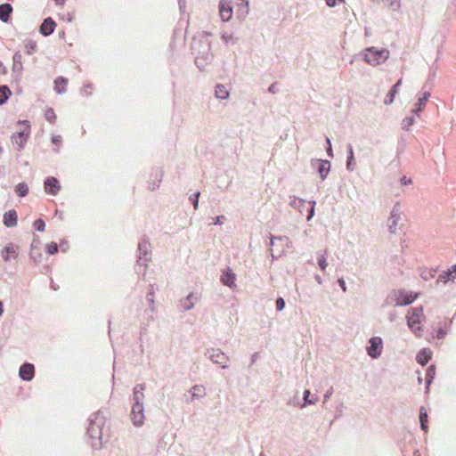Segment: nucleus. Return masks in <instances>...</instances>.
Returning <instances> with one entry per match:
<instances>
[{"label":"nucleus","mask_w":456,"mask_h":456,"mask_svg":"<svg viewBox=\"0 0 456 456\" xmlns=\"http://www.w3.org/2000/svg\"><path fill=\"white\" fill-rule=\"evenodd\" d=\"M354 159V152H353V149L350 148L349 150V157H348V161H347V167L349 168L350 167V165H351V161Z\"/></svg>","instance_id":"41"},{"label":"nucleus","mask_w":456,"mask_h":456,"mask_svg":"<svg viewBox=\"0 0 456 456\" xmlns=\"http://www.w3.org/2000/svg\"><path fill=\"white\" fill-rule=\"evenodd\" d=\"M61 141V135H55L52 138V142L53 143L58 145Z\"/></svg>","instance_id":"42"},{"label":"nucleus","mask_w":456,"mask_h":456,"mask_svg":"<svg viewBox=\"0 0 456 456\" xmlns=\"http://www.w3.org/2000/svg\"><path fill=\"white\" fill-rule=\"evenodd\" d=\"M232 0H221L219 4V14L224 21H228L232 16Z\"/></svg>","instance_id":"6"},{"label":"nucleus","mask_w":456,"mask_h":456,"mask_svg":"<svg viewBox=\"0 0 456 456\" xmlns=\"http://www.w3.org/2000/svg\"><path fill=\"white\" fill-rule=\"evenodd\" d=\"M12 12V6L10 4H0V20L3 22H8L10 15Z\"/></svg>","instance_id":"16"},{"label":"nucleus","mask_w":456,"mask_h":456,"mask_svg":"<svg viewBox=\"0 0 456 456\" xmlns=\"http://www.w3.org/2000/svg\"><path fill=\"white\" fill-rule=\"evenodd\" d=\"M61 186L59 181L55 177H49L45 182V191L51 195H56Z\"/></svg>","instance_id":"11"},{"label":"nucleus","mask_w":456,"mask_h":456,"mask_svg":"<svg viewBox=\"0 0 456 456\" xmlns=\"http://www.w3.org/2000/svg\"><path fill=\"white\" fill-rule=\"evenodd\" d=\"M456 279V265L452 266V268L448 269L444 273L440 274L437 281H442L446 283L449 281H453Z\"/></svg>","instance_id":"15"},{"label":"nucleus","mask_w":456,"mask_h":456,"mask_svg":"<svg viewBox=\"0 0 456 456\" xmlns=\"http://www.w3.org/2000/svg\"><path fill=\"white\" fill-rule=\"evenodd\" d=\"M37 43L34 41H28L25 43V48L28 54H32L37 50Z\"/></svg>","instance_id":"28"},{"label":"nucleus","mask_w":456,"mask_h":456,"mask_svg":"<svg viewBox=\"0 0 456 456\" xmlns=\"http://www.w3.org/2000/svg\"><path fill=\"white\" fill-rule=\"evenodd\" d=\"M223 38H224V40L226 43H228V42H229V40H231V39L232 38V37L231 35H230V36L224 35V36H223Z\"/></svg>","instance_id":"47"},{"label":"nucleus","mask_w":456,"mask_h":456,"mask_svg":"<svg viewBox=\"0 0 456 456\" xmlns=\"http://www.w3.org/2000/svg\"><path fill=\"white\" fill-rule=\"evenodd\" d=\"M19 126H22V129L12 135V142L18 145V150L24 148L29 135H30V125L28 120H20Z\"/></svg>","instance_id":"3"},{"label":"nucleus","mask_w":456,"mask_h":456,"mask_svg":"<svg viewBox=\"0 0 456 456\" xmlns=\"http://www.w3.org/2000/svg\"><path fill=\"white\" fill-rule=\"evenodd\" d=\"M387 5L393 11H398L401 6V0H385Z\"/></svg>","instance_id":"27"},{"label":"nucleus","mask_w":456,"mask_h":456,"mask_svg":"<svg viewBox=\"0 0 456 456\" xmlns=\"http://www.w3.org/2000/svg\"><path fill=\"white\" fill-rule=\"evenodd\" d=\"M15 192L20 197H25L28 193V187L25 183H20L16 185Z\"/></svg>","instance_id":"25"},{"label":"nucleus","mask_w":456,"mask_h":456,"mask_svg":"<svg viewBox=\"0 0 456 456\" xmlns=\"http://www.w3.org/2000/svg\"><path fill=\"white\" fill-rule=\"evenodd\" d=\"M329 7H335L338 4H344L346 0H325Z\"/></svg>","instance_id":"36"},{"label":"nucleus","mask_w":456,"mask_h":456,"mask_svg":"<svg viewBox=\"0 0 456 456\" xmlns=\"http://www.w3.org/2000/svg\"><path fill=\"white\" fill-rule=\"evenodd\" d=\"M431 356H432L431 350L428 348H424L418 353L416 360L421 365H425L431 359Z\"/></svg>","instance_id":"17"},{"label":"nucleus","mask_w":456,"mask_h":456,"mask_svg":"<svg viewBox=\"0 0 456 456\" xmlns=\"http://www.w3.org/2000/svg\"><path fill=\"white\" fill-rule=\"evenodd\" d=\"M338 283L341 287V289H343V291H346V282L343 279H339L338 280Z\"/></svg>","instance_id":"44"},{"label":"nucleus","mask_w":456,"mask_h":456,"mask_svg":"<svg viewBox=\"0 0 456 456\" xmlns=\"http://www.w3.org/2000/svg\"><path fill=\"white\" fill-rule=\"evenodd\" d=\"M419 421H420V427H421V429L427 433L428 432V426H427V422H428V414H427V411L424 407H421L420 410H419Z\"/></svg>","instance_id":"22"},{"label":"nucleus","mask_w":456,"mask_h":456,"mask_svg":"<svg viewBox=\"0 0 456 456\" xmlns=\"http://www.w3.org/2000/svg\"><path fill=\"white\" fill-rule=\"evenodd\" d=\"M34 227H35L36 230H37L39 232H44L45 228V224L44 220L37 219L34 222Z\"/></svg>","instance_id":"32"},{"label":"nucleus","mask_w":456,"mask_h":456,"mask_svg":"<svg viewBox=\"0 0 456 456\" xmlns=\"http://www.w3.org/2000/svg\"><path fill=\"white\" fill-rule=\"evenodd\" d=\"M318 264L322 270H325L327 267L326 256L324 255H321L318 258Z\"/></svg>","instance_id":"35"},{"label":"nucleus","mask_w":456,"mask_h":456,"mask_svg":"<svg viewBox=\"0 0 456 456\" xmlns=\"http://www.w3.org/2000/svg\"><path fill=\"white\" fill-rule=\"evenodd\" d=\"M330 162L326 161L320 165L319 167V173L322 177V179H325L330 172Z\"/></svg>","instance_id":"26"},{"label":"nucleus","mask_w":456,"mask_h":456,"mask_svg":"<svg viewBox=\"0 0 456 456\" xmlns=\"http://www.w3.org/2000/svg\"><path fill=\"white\" fill-rule=\"evenodd\" d=\"M46 251L49 255H53L58 252V245L55 242H51L46 245Z\"/></svg>","instance_id":"30"},{"label":"nucleus","mask_w":456,"mask_h":456,"mask_svg":"<svg viewBox=\"0 0 456 456\" xmlns=\"http://www.w3.org/2000/svg\"><path fill=\"white\" fill-rule=\"evenodd\" d=\"M3 311H4V310H3V304H2V302H0V316H1V315H2V314H3Z\"/></svg>","instance_id":"52"},{"label":"nucleus","mask_w":456,"mask_h":456,"mask_svg":"<svg viewBox=\"0 0 456 456\" xmlns=\"http://www.w3.org/2000/svg\"><path fill=\"white\" fill-rule=\"evenodd\" d=\"M331 390H332V388H330V393H327V395H325V399L329 398L330 394L331 393Z\"/></svg>","instance_id":"54"},{"label":"nucleus","mask_w":456,"mask_h":456,"mask_svg":"<svg viewBox=\"0 0 456 456\" xmlns=\"http://www.w3.org/2000/svg\"><path fill=\"white\" fill-rule=\"evenodd\" d=\"M429 97L430 93L425 92L423 95L419 98L418 102L415 104V109L413 110V112L418 114L419 112L422 111Z\"/></svg>","instance_id":"18"},{"label":"nucleus","mask_w":456,"mask_h":456,"mask_svg":"<svg viewBox=\"0 0 456 456\" xmlns=\"http://www.w3.org/2000/svg\"><path fill=\"white\" fill-rule=\"evenodd\" d=\"M401 183L402 184H411V179H407L405 176H403V177L401 178Z\"/></svg>","instance_id":"43"},{"label":"nucleus","mask_w":456,"mask_h":456,"mask_svg":"<svg viewBox=\"0 0 456 456\" xmlns=\"http://www.w3.org/2000/svg\"><path fill=\"white\" fill-rule=\"evenodd\" d=\"M310 391L309 390H305L304 392V399H305V403H314V401L311 400L310 398Z\"/></svg>","instance_id":"38"},{"label":"nucleus","mask_w":456,"mask_h":456,"mask_svg":"<svg viewBox=\"0 0 456 456\" xmlns=\"http://www.w3.org/2000/svg\"><path fill=\"white\" fill-rule=\"evenodd\" d=\"M327 142H328V144H329L328 151H331V145H330V139H327Z\"/></svg>","instance_id":"51"},{"label":"nucleus","mask_w":456,"mask_h":456,"mask_svg":"<svg viewBox=\"0 0 456 456\" xmlns=\"http://www.w3.org/2000/svg\"><path fill=\"white\" fill-rule=\"evenodd\" d=\"M235 281L236 274L232 271L231 268H227V270L224 271L221 276V281L224 285L233 288L236 286Z\"/></svg>","instance_id":"12"},{"label":"nucleus","mask_w":456,"mask_h":456,"mask_svg":"<svg viewBox=\"0 0 456 456\" xmlns=\"http://www.w3.org/2000/svg\"><path fill=\"white\" fill-rule=\"evenodd\" d=\"M68 80L62 77H59L54 80V90L58 94H62L66 91Z\"/></svg>","instance_id":"19"},{"label":"nucleus","mask_w":456,"mask_h":456,"mask_svg":"<svg viewBox=\"0 0 456 456\" xmlns=\"http://www.w3.org/2000/svg\"><path fill=\"white\" fill-rule=\"evenodd\" d=\"M45 118L50 122V123H54L55 120H56V115L53 111V109H48L45 110Z\"/></svg>","instance_id":"29"},{"label":"nucleus","mask_w":456,"mask_h":456,"mask_svg":"<svg viewBox=\"0 0 456 456\" xmlns=\"http://www.w3.org/2000/svg\"><path fill=\"white\" fill-rule=\"evenodd\" d=\"M418 293L407 292L403 289L394 290L390 297L395 301V305H408L418 297Z\"/></svg>","instance_id":"4"},{"label":"nucleus","mask_w":456,"mask_h":456,"mask_svg":"<svg viewBox=\"0 0 456 456\" xmlns=\"http://www.w3.org/2000/svg\"><path fill=\"white\" fill-rule=\"evenodd\" d=\"M200 193L198 191L195 193L194 195V199H191L192 200V203H193V207H194V209H197L198 208V205H199V197H200Z\"/></svg>","instance_id":"40"},{"label":"nucleus","mask_w":456,"mask_h":456,"mask_svg":"<svg viewBox=\"0 0 456 456\" xmlns=\"http://www.w3.org/2000/svg\"><path fill=\"white\" fill-rule=\"evenodd\" d=\"M413 122H414V119H413V118H409V119H408V124H409V125H412V124H413Z\"/></svg>","instance_id":"53"},{"label":"nucleus","mask_w":456,"mask_h":456,"mask_svg":"<svg viewBox=\"0 0 456 456\" xmlns=\"http://www.w3.org/2000/svg\"><path fill=\"white\" fill-rule=\"evenodd\" d=\"M57 4L63 5L66 0H53Z\"/></svg>","instance_id":"48"},{"label":"nucleus","mask_w":456,"mask_h":456,"mask_svg":"<svg viewBox=\"0 0 456 456\" xmlns=\"http://www.w3.org/2000/svg\"><path fill=\"white\" fill-rule=\"evenodd\" d=\"M362 55L366 63L371 66H377L385 62L389 56V51L387 49L368 47L363 51Z\"/></svg>","instance_id":"1"},{"label":"nucleus","mask_w":456,"mask_h":456,"mask_svg":"<svg viewBox=\"0 0 456 456\" xmlns=\"http://www.w3.org/2000/svg\"><path fill=\"white\" fill-rule=\"evenodd\" d=\"M269 91L272 92V93H275V85L273 84L270 87H269Z\"/></svg>","instance_id":"49"},{"label":"nucleus","mask_w":456,"mask_h":456,"mask_svg":"<svg viewBox=\"0 0 456 456\" xmlns=\"http://www.w3.org/2000/svg\"><path fill=\"white\" fill-rule=\"evenodd\" d=\"M192 399L203 397L206 395V388L201 385H195L191 390Z\"/></svg>","instance_id":"20"},{"label":"nucleus","mask_w":456,"mask_h":456,"mask_svg":"<svg viewBox=\"0 0 456 456\" xmlns=\"http://www.w3.org/2000/svg\"><path fill=\"white\" fill-rule=\"evenodd\" d=\"M396 94L393 93V91H389L384 100V103L386 105H390L394 102Z\"/></svg>","instance_id":"31"},{"label":"nucleus","mask_w":456,"mask_h":456,"mask_svg":"<svg viewBox=\"0 0 456 456\" xmlns=\"http://www.w3.org/2000/svg\"><path fill=\"white\" fill-rule=\"evenodd\" d=\"M20 250L19 245L10 242L1 249L0 254L4 262H9L11 260H16L19 257Z\"/></svg>","instance_id":"5"},{"label":"nucleus","mask_w":456,"mask_h":456,"mask_svg":"<svg viewBox=\"0 0 456 456\" xmlns=\"http://www.w3.org/2000/svg\"><path fill=\"white\" fill-rule=\"evenodd\" d=\"M35 374L34 365L31 363H24L20 366L19 370L20 377L26 381H29L33 379Z\"/></svg>","instance_id":"10"},{"label":"nucleus","mask_w":456,"mask_h":456,"mask_svg":"<svg viewBox=\"0 0 456 456\" xmlns=\"http://www.w3.org/2000/svg\"><path fill=\"white\" fill-rule=\"evenodd\" d=\"M4 224L7 227H15L18 224V215L13 209L9 210L4 215Z\"/></svg>","instance_id":"13"},{"label":"nucleus","mask_w":456,"mask_h":456,"mask_svg":"<svg viewBox=\"0 0 456 456\" xmlns=\"http://www.w3.org/2000/svg\"><path fill=\"white\" fill-rule=\"evenodd\" d=\"M402 82L403 80L402 79H399L391 88V91H393V93L395 94H397L398 93V90H399V87L401 86L402 85Z\"/></svg>","instance_id":"39"},{"label":"nucleus","mask_w":456,"mask_h":456,"mask_svg":"<svg viewBox=\"0 0 456 456\" xmlns=\"http://www.w3.org/2000/svg\"><path fill=\"white\" fill-rule=\"evenodd\" d=\"M390 221H391V224L389 225V227H390L391 232H395L394 229L397 225V216L394 211L391 214Z\"/></svg>","instance_id":"34"},{"label":"nucleus","mask_w":456,"mask_h":456,"mask_svg":"<svg viewBox=\"0 0 456 456\" xmlns=\"http://www.w3.org/2000/svg\"><path fill=\"white\" fill-rule=\"evenodd\" d=\"M131 419L135 426H142L144 420L143 406L141 403H134Z\"/></svg>","instance_id":"7"},{"label":"nucleus","mask_w":456,"mask_h":456,"mask_svg":"<svg viewBox=\"0 0 456 456\" xmlns=\"http://www.w3.org/2000/svg\"><path fill=\"white\" fill-rule=\"evenodd\" d=\"M423 309L420 308H410L408 310L406 318L409 328L414 331L418 336L420 335L421 328L420 323L422 322Z\"/></svg>","instance_id":"2"},{"label":"nucleus","mask_w":456,"mask_h":456,"mask_svg":"<svg viewBox=\"0 0 456 456\" xmlns=\"http://www.w3.org/2000/svg\"><path fill=\"white\" fill-rule=\"evenodd\" d=\"M285 307V302L281 297L276 300V308L278 311H281Z\"/></svg>","instance_id":"37"},{"label":"nucleus","mask_w":456,"mask_h":456,"mask_svg":"<svg viewBox=\"0 0 456 456\" xmlns=\"http://www.w3.org/2000/svg\"><path fill=\"white\" fill-rule=\"evenodd\" d=\"M216 96L218 99H227L229 97V92L224 85H216Z\"/></svg>","instance_id":"21"},{"label":"nucleus","mask_w":456,"mask_h":456,"mask_svg":"<svg viewBox=\"0 0 456 456\" xmlns=\"http://www.w3.org/2000/svg\"><path fill=\"white\" fill-rule=\"evenodd\" d=\"M87 434L94 440H101L102 439V429H101V424H100V421L97 420V419L91 421V423L87 428Z\"/></svg>","instance_id":"9"},{"label":"nucleus","mask_w":456,"mask_h":456,"mask_svg":"<svg viewBox=\"0 0 456 456\" xmlns=\"http://www.w3.org/2000/svg\"><path fill=\"white\" fill-rule=\"evenodd\" d=\"M435 373H436V368L434 365H431L428 367V371H427V375H428V384H430L434 376H435Z\"/></svg>","instance_id":"33"},{"label":"nucleus","mask_w":456,"mask_h":456,"mask_svg":"<svg viewBox=\"0 0 456 456\" xmlns=\"http://www.w3.org/2000/svg\"><path fill=\"white\" fill-rule=\"evenodd\" d=\"M382 350V340L380 338L375 337L370 339V346L367 347L368 354L372 358L380 355Z\"/></svg>","instance_id":"8"},{"label":"nucleus","mask_w":456,"mask_h":456,"mask_svg":"<svg viewBox=\"0 0 456 456\" xmlns=\"http://www.w3.org/2000/svg\"><path fill=\"white\" fill-rule=\"evenodd\" d=\"M143 390L144 386L142 385H137L134 388V403H141V400L143 398Z\"/></svg>","instance_id":"23"},{"label":"nucleus","mask_w":456,"mask_h":456,"mask_svg":"<svg viewBox=\"0 0 456 456\" xmlns=\"http://www.w3.org/2000/svg\"><path fill=\"white\" fill-rule=\"evenodd\" d=\"M444 332L443 330H439V334L437 335V338H442L444 337Z\"/></svg>","instance_id":"50"},{"label":"nucleus","mask_w":456,"mask_h":456,"mask_svg":"<svg viewBox=\"0 0 456 456\" xmlns=\"http://www.w3.org/2000/svg\"><path fill=\"white\" fill-rule=\"evenodd\" d=\"M56 27V22L52 18L45 19L40 26V32L44 36L51 35Z\"/></svg>","instance_id":"14"},{"label":"nucleus","mask_w":456,"mask_h":456,"mask_svg":"<svg viewBox=\"0 0 456 456\" xmlns=\"http://www.w3.org/2000/svg\"><path fill=\"white\" fill-rule=\"evenodd\" d=\"M223 218H224V216H216V219H215L214 224H222V219H223Z\"/></svg>","instance_id":"45"},{"label":"nucleus","mask_w":456,"mask_h":456,"mask_svg":"<svg viewBox=\"0 0 456 456\" xmlns=\"http://www.w3.org/2000/svg\"><path fill=\"white\" fill-rule=\"evenodd\" d=\"M11 94L12 93L8 86H0V104L4 103Z\"/></svg>","instance_id":"24"},{"label":"nucleus","mask_w":456,"mask_h":456,"mask_svg":"<svg viewBox=\"0 0 456 456\" xmlns=\"http://www.w3.org/2000/svg\"><path fill=\"white\" fill-rule=\"evenodd\" d=\"M314 205L311 207V209H310V212H309V215L307 216V220H310L313 216H314Z\"/></svg>","instance_id":"46"}]
</instances>
